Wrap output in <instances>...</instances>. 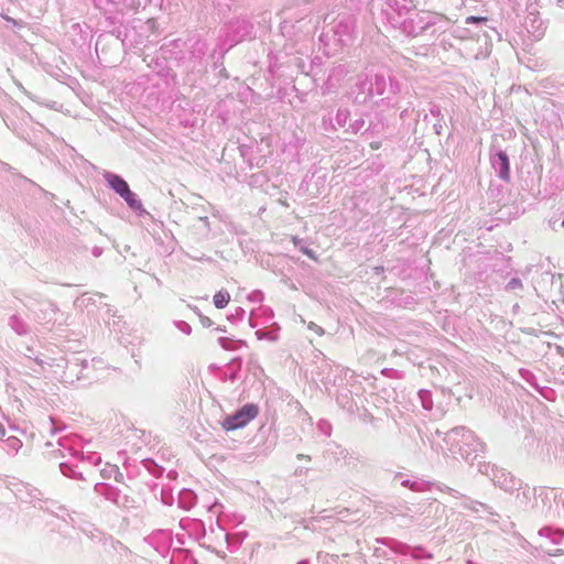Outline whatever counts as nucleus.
<instances>
[{"label":"nucleus","instance_id":"nucleus-5","mask_svg":"<svg viewBox=\"0 0 564 564\" xmlns=\"http://www.w3.org/2000/svg\"><path fill=\"white\" fill-rule=\"evenodd\" d=\"M122 198L132 208H139L141 206L140 200L137 199L135 195L129 189L128 194H124Z\"/></svg>","mask_w":564,"mask_h":564},{"label":"nucleus","instance_id":"nucleus-8","mask_svg":"<svg viewBox=\"0 0 564 564\" xmlns=\"http://www.w3.org/2000/svg\"><path fill=\"white\" fill-rule=\"evenodd\" d=\"M371 148H372V149H378V148H379V144H371Z\"/></svg>","mask_w":564,"mask_h":564},{"label":"nucleus","instance_id":"nucleus-9","mask_svg":"<svg viewBox=\"0 0 564 564\" xmlns=\"http://www.w3.org/2000/svg\"><path fill=\"white\" fill-rule=\"evenodd\" d=\"M562 226L564 227V218H563V221H562Z\"/></svg>","mask_w":564,"mask_h":564},{"label":"nucleus","instance_id":"nucleus-7","mask_svg":"<svg viewBox=\"0 0 564 564\" xmlns=\"http://www.w3.org/2000/svg\"><path fill=\"white\" fill-rule=\"evenodd\" d=\"M303 253H305L306 256H308L310 258L312 259H316V257L313 254L312 250L307 249V248H304L303 250Z\"/></svg>","mask_w":564,"mask_h":564},{"label":"nucleus","instance_id":"nucleus-6","mask_svg":"<svg viewBox=\"0 0 564 564\" xmlns=\"http://www.w3.org/2000/svg\"><path fill=\"white\" fill-rule=\"evenodd\" d=\"M487 21H488L487 17H475V15H469L465 20V22L467 24L486 23Z\"/></svg>","mask_w":564,"mask_h":564},{"label":"nucleus","instance_id":"nucleus-1","mask_svg":"<svg viewBox=\"0 0 564 564\" xmlns=\"http://www.w3.org/2000/svg\"><path fill=\"white\" fill-rule=\"evenodd\" d=\"M259 414V406L254 403H247L240 410L228 415L221 422L225 431H235L245 427L249 422L254 420Z\"/></svg>","mask_w":564,"mask_h":564},{"label":"nucleus","instance_id":"nucleus-2","mask_svg":"<svg viewBox=\"0 0 564 564\" xmlns=\"http://www.w3.org/2000/svg\"><path fill=\"white\" fill-rule=\"evenodd\" d=\"M110 187L117 193L119 194L121 197L124 195V194H128V191L130 189L129 188V185L128 183L122 178L120 177L119 175H116V174H108L106 176Z\"/></svg>","mask_w":564,"mask_h":564},{"label":"nucleus","instance_id":"nucleus-3","mask_svg":"<svg viewBox=\"0 0 564 564\" xmlns=\"http://www.w3.org/2000/svg\"><path fill=\"white\" fill-rule=\"evenodd\" d=\"M230 302V293L221 289L213 296V303L216 308H225Z\"/></svg>","mask_w":564,"mask_h":564},{"label":"nucleus","instance_id":"nucleus-4","mask_svg":"<svg viewBox=\"0 0 564 564\" xmlns=\"http://www.w3.org/2000/svg\"><path fill=\"white\" fill-rule=\"evenodd\" d=\"M498 158H499V160L501 162V173H500V176L503 180H508L509 178V171H510L508 155L505 152H499L498 153Z\"/></svg>","mask_w":564,"mask_h":564}]
</instances>
